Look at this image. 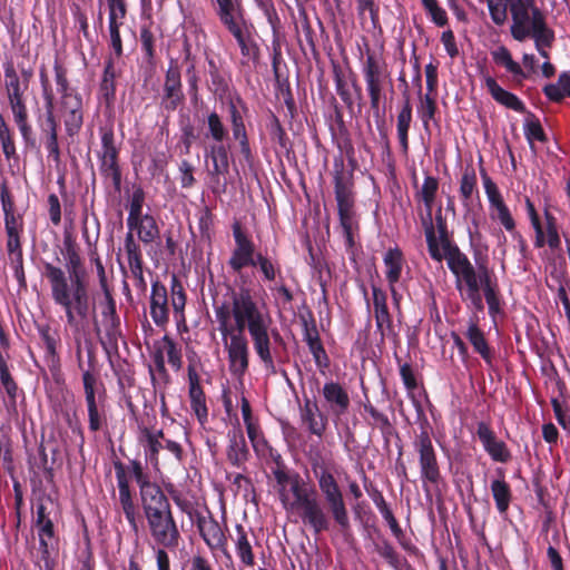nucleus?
Wrapping results in <instances>:
<instances>
[{"label":"nucleus","mask_w":570,"mask_h":570,"mask_svg":"<svg viewBox=\"0 0 570 570\" xmlns=\"http://www.w3.org/2000/svg\"><path fill=\"white\" fill-rule=\"evenodd\" d=\"M62 254L66 271L51 263H43V275L50 284L51 298L56 305L67 309L73 322V313L83 315L90 296V276L80 255L76 239L65 233Z\"/></svg>","instance_id":"nucleus-1"},{"label":"nucleus","mask_w":570,"mask_h":570,"mask_svg":"<svg viewBox=\"0 0 570 570\" xmlns=\"http://www.w3.org/2000/svg\"><path fill=\"white\" fill-rule=\"evenodd\" d=\"M129 471L139 489V504L151 540L158 547L175 551L181 534L168 497L157 482L151 481L141 461L129 460Z\"/></svg>","instance_id":"nucleus-2"},{"label":"nucleus","mask_w":570,"mask_h":570,"mask_svg":"<svg viewBox=\"0 0 570 570\" xmlns=\"http://www.w3.org/2000/svg\"><path fill=\"white\" fill-rule=\"evenodd\" d=\"M269 456L275 463L272 473L278 485L277 492L283 507L296 514L314 535H320L327 527V517L320 493L313 485L306 483L298 472L287 469L278 451L271 448Z\"/></svg>","instance_id":"nucleus-3"},{"label":"nucleus","mask_w":570,"mask_h":570,"mask_svg":"<svg viewBox=\"0 0 570 570\" xmlns=\"http://www.w3.org/2000/svg\"><path fill=\"white\" fill-rule=\"evenodd\" d=\"M218 332L224 335L228 331L245 334L272 324V317L264 304L259 305L252 289L240 287L230 292V303L214 305Z\"/></svg>","instance_id":"nucleus-4"},{"label":"nucleus","mask_w":570,"mask_h":570,"mask_svg":"<svg viewBox=\"0 0 570 570\" xmlns=\"http://www.w3.org/2000/svg\"><path fill=\"white\" fill-rule=\"evenodd\" d=\"M312 472L317 481L320 493L323 497L321 503L327 517V527L320 534L330 530L333 520L337 533L346 543L354 541L350 513L344 491L334 473L318 459L311 461Z\"/></svg>","instance_id":"nucleus-5"},{"label":"nucleus","mask_w":570,"mask_h":570,"mask_svg":"<svg viewBox=\"0 0 570 570\" xmlns=\"http://www.w3.org/2000/svg\"><path fill=\"white\" fill-rule=\"evenodd\" d=\"M232 232L235 247L230 253L227 264L233 273L240 274L246 267H258L264 281L274 282L277 275L281 274L279 265L274 263L268 256L256 252V245L252 235L239 220L233 223Z\"/></svg>","instance_id":"nucleus-6"},{"label":"nucleus","mask_w":570,"mask_h":570,"mask_svg":"<svg viewBox=\"0 0 570 570\" xmlns=\"http://www.w3.org/2000/svg\"><path fill=\"white\" fill-rule=\"evenodd\" d=\"M425 238L431 258L439 263L443 259L446 261V265L454 276V285L456 289H461V287L478 282L475 267L458 245L442 253L439 248L433 225L426 226Z\"/></svg>","instance_id":"nucleus-7"},{"label":"nucleus","mask_w":570,"mask_h":570,"mask_svg":"<svg viewBox=\"0 0 570 570\" xmlns=\"http://www.w3.org/2000/svg\"><path fill=\"white\" fill-rule=\"evenodd\" d=\"M362 75L370 97L371 109L375 116H379L381 102L385 98V88L386 86L392 87L393 83L385 60L367 45L365 58L362 60Z\"/></svg>","instance_id":"nucleus-8"},{"label":"nucleus","mask_w":570,"mask_h":570,"mask_svg":"<svg viewBox=\"0 0 570 570\" xmlns=\"http://www.w3.org/2000/svg\"><path fill=\"white\" fill-rule=\"evenodd\" d=\"M511 13V36L517 41H524L537 29L547 26L543 11L535 0H507Z\"/></svg>","instance_id":"nucleus-9"},{"label":"nucleus","mask_w":570,"mask_h":570,"mask_svg":"<svg viewBox=\"0 0 570 570\" xmlns=\"http://www.w3.org/2000/svg\"><path fill=\"white\" fill-rule=\"evenodd\" d=\"M335 199L337 203L338 220L343 230L346 252L354 255L356 248L355 236L358 234L360 225L354 210L355 198H351L348 184L346 185L342 178L337 180Z\"/></svg>","instance_id":"nucleus-10"},{"label":"nucleus","mask_w":570,"mask_h":570,"mask_svg":"<svg viewBox=\"0 0 570 570\" xmlns=\"http://www.w3.org/2000/svg\"><path fill=\"white\" fill-rule=\"evenodd\" d=\"M413 448L417 453L420 476L423 482L424 491L429 493L430 490L426 483L438 485L442 481V474L438 454L428 430L424 429L415 435Z\"/></svg>","instance_id":"nucleus-11"},{"label":"nucleus","mask_w":570,"mask_h":570,"mask_svg":"<svg viewBox=\"0 0 570 570\" xmlns=\"http://www.w3.org/2000/svg\"><path fill=\"white\" fill-rule=\"evenodd\" d=\"M114 468L116 473L117 487H118V500L120 509L131 529L132 532L138 534L139 532V512L134 500V494L130 488V479H132L129 471V464L125 465L120 460L114 461Z\"/></svg>","instance_id":"nucleus-12"},{"label":"nucleus","mask_w":570,"mask_h":570,"mask_svg":"<svg viewBox=\"0 0 570 570\" xmlns=\"http://www.w3.org/2000/svg\"><path fill=\"white\" fill-rule=\"evenodd\" d=\"M81 380L88 413V428L90 432L96 433L108 424L104 401L97 396L98 377L90 370H85Z\"/></svg>","instance_id":"nucleus-13"},{"label":"nucleus","mask_w":570,"mask_h":570,"mask_svg":"<svg viewBox=\"0 0 570 570\" xmlns=\"http://www.w3.org/2000/svg\"><path fill=\"white\" fill-rule=\"evenodd\" d=\"M228 120L233 139L238 144L239 153L245 163L252 164L254 155L250 148L249 137L245 125V116L248 107L240 97L230 100L227 105Z\"/></svg>","instance_id":"nucleus-14"},{"label":"nucleus","mask_w":570,"mask_h":570,"mask_svg":"<svg viewBox=\"0 0 570 570\" xmlns=\"http://www.w3.org/2000/svg\"><path fill=\"white\" fill-rule=\"evenodd\" d=\"M227 335L220 333L224 347L227 352L228 368L232 375L243 377L249 367V343L245 334L228 331Z\"/></svg>","instance_id":"nucleus-15"},{"label":"nucleus","mask_w":570,"mask_h":570,"mask_svg":"<svg viewBox=\"0 0 570 570\" xmlns=\"http://www.w3.org/2000/svg\"><path fill=\"white\" fill-rule=\"evenodd\" d=\"M101 291L104 299L99 302V307L105 338L109 346L117 347L118 340L122 336V333L116 299L110 287L101 288Z\"/></svg>","instance_id":"nucleus-16"},{"label":"nucleus","mask_w":570,"mask_h":570,"mask_svg":"<svg viewBox=\"0 0 570 570\" xmlns=\"http://www.w3.org/2000/svg\"><path fill=\"white\" fill-rule=\"evenodd\" d=\"M252 26L247 22L246 18L243 21L228 23L225 28L235 38L243 57V65L252 62L254 66L258 65L261 59V49L252 32Z\"/></svg>","instance_id":"nucleus-17"},{"label":"nucleus","mask_w":570,"mask_h":570,"mask_svg":"<svg viewBox=\"0 0 570 570\" xmlns=\"http://www.w3.org/2000/svg\"><path fill=\"white\" fill-rule=\"evenodd\" d=\"M196 525L199 535L209 548V550H219L227 559H230V554L227 550V537L225 535L220 524L214 518L210 511H208V515L197 513Z\"/></svg>","instance_id":"nucleus-18"},{"label":"nucleus","mask_w":570,"mask_h":570,"mask_svg":"<svg viewBox=\"0 0 570 570\" xmlns=\"http://www.w3.org/2000/svg\"><path fill=\"white\" fill-rule=\"evenodd\" d=\"M322 396L324 406L334 419L340 420L347 414L351 399L343 384L333 380L325 382L322 387Z\"/></svg>","instance_id":"nucleus-19"},{"label":"nucleus","mask_w":570,"mask_h":570,"mask_svg":"<svg viewBox=\"0 0 570 570\" xmlns=\"http://www.w3.org/2000/svg\"><path fill=\"white\" fill-rule=\"evenodd\" d=\"M38 126L40 129V141L48 153V158L59 164L61 153L58 141V121L53 108L46 107L45 115L38 117Z\"/></svg>","instance_id":"nucleus-20"},{"label":"nucleus","mask_w":570,"mask_h":570,"mask_svg":"<svg viewBox=\"0 0 570 570\" xmlns=\"http://www.w3.org/2000/svg\"><path fill=\"white\" fill-rule=\"evenodd\" d=\"M60 111L66 134L69 137L77 136L83 125V104L80 94L69 97H60Z\"/></svg>","instance_id":"nucleus-21"},{"label":"nucleus","mask_w":570,"mask_h":570,"mask_svg":"<svg viewBox=\"0 0 570 570\" xmlns=\"http://www.w3.org/2000/svg\"><path fill=\"white\" fill-rule=\"evenodd\" d=\"M0 202L4 215V229L7 233V242L21 239L23 232V219L16 214L13 197L10 193L7 181L0 184Z\"/></svg>","instance_id":"nucleus-22"},{"label":"nucleus","mask_w":570,"mask_h":570,"mask_svg":"<svg viewBox=\"0 0 570 570\" xmlns=\"http://www.w3.org/2000/svg\"><path fill=\"white\" fill-rule=\"evenodd\" d=\"M227 441L226 459L228 463L234 468L246 470L250 452L238 421L228 430Z\"/></svg>","instance_id":"nucleus-23"},{"label":"nucleus","mask_w":570,"mask_h":570,"mask_svg":"<svg viewBox=\"0 0 570 570\" xmlns=\"http://www.w3.org/2000/svg\"><path fill=\"white\" fill-rule=\"evenodd\" d=\"M207 156L210 158L213 167L209 170L210 178L217 187H213V193L220 194L225 193L227 183L220 181V176H225L229 173V146L224 142H214L209 146Z\"/></svg>","instance_id":"nucleus-24"},{"label":"nucleus","mask_w":570,"mask_h":570,"mask_svg":"<svg viewBox=\"0 0 570 570\" xmlns=\"http://www.w3.org/2000/svg\"><path fill=\"white\" fill-rule=\"evenodd\" d=\"M188 376V396L190 407L195 413L200 425H204L208 420V407L206 404V395L200 385V376L197 373L194 362H189L187 366Z\"/></svg>","instance_id":"nucleus-25"},{"label":"nucleus","mask_w":570,"mask_h":570,"mask_svg":"<svg viewBox=\"0 0 570 570\" xmlns=\"http://www.w3.org/2000/svg\"><path fill=\"white\" fill-rule=\"evenodd\" d=\"M185 100L181 85V75L177 66H169L165 75L164 94L161 97V107L164 110L175 111Z\"/></svg>","instance_id":"nucleus-26"},{"label":"nucleus","mask_w":570,"mask_h":570,"mask_svg":"<svg viewBox=\"0 0 570 570\" xmlns=\"http://www.w3.org/2000/svg\"><path fill=\"white\" fill-rule=\"evenodd\" d=\"M476 436L484 451L494 462L507 463L511 460V452L505 442L499 440L491 426L481 421L476 425Z\"/></svg>","instance_id":"nucleus-27"},{"label":"nucleus","mask_w":570,"mask_h":570,"mask_svg":"<svg viewBox=\"0 0 570 570\" xmlns=\"http://www.w3.org/2000/svg\"><path fill=\"white\" fill-rule=\"evenodd\" d=\"M299 417L306 430L318 438H322L327 429L328 417L320 410L318 403L308 397L299 406Z\"/></svg>","instance_id":"nucleus-28"},{"label":"nucleus","mask_w":570,"mask_h":570,"mask_svg":"<svg viewBox=\"0 0 570 570\" xmlns=\"http://www.w3.org/2000/svg\"><path fill=\"white\" fill-rule=\"evenodd\" d=\"M37 330L40 340L45 347V360L51 372H57L60 368V353L61 345L60 333L57 328H52L49 324H39Z\"/></svg>","instance_id":"nucleus-29"},{"label":"nucleus","mask_w":570,"mask_h":570,"mask_svg":"<svg viewBox=\"0 0 570 570\" xmlns=\"http://www.w3.org/2000/svg\"><path fill=\"white\" fill-rule=\"evenodd\" d=\"M150 316L158 327L165 328L169 323L168 292L159 281L151 283Z\"/></svg>","instance_id":"nucleus-30"},{"label":"nucleus","mask_w":570,"mask_h":570,"mask_svg":"<svg viewBox=\"0 0 570 570\" xmlns=\"http://www.w3.org/2000/svg\"><path fill=\"white\" fill-rule=\"evenodd\" d=\"M9 105L24 146L31 149L37 148V140L29 121V114L24 97L9 100Z\"/></svg>","instance_id":"nucleus-31"},{"label":"nucleus","mask_w":570,"mask_h":570,"mask_svg":"<svg viewBox=\"0 0 570 570\" xmlns=\"http://www.w3.org/2000/svg\"><path fill=\"white\" fill-rule=\"evenodd\" d=\"M357 167V161L355 158V154L352 156H342L336 155L333 159V184H334V194L336 195L337 180L344 179L345 184H348L351 190V198H355L354 191V170Z\"/></svg>","instance_id":"nucleus-32"},{"label":"nucleus","mask_w":570,"mask_h":570,"mask_svg":"<svg viewBox=\"0 0 570 570\" xmlns=\"http://www.w3.org/2000/svg\"><path fill=\"white\" fill-rule=\"evenodd\" d=\"M465 337L487 365L492 366L494 360V351L489 345L483 331L479 327L478 317L470 318Z\"/></svg>","instance_id":"nucleus-33"},{"label":"nucleus","mask_w":570,"mask_h":570,"mask_svg":"<svg viewBox=\"0 0 570 570\" xmlns=\"http://www.w3.org/2000/svg\"><path fill=\"white\" fill-rule=\"evenodd\" d=\"M140 443L144 448V454L147 462H149L154 469L158 470L159 466V452L164 449V431H153L149 428L141 429Z\"/></svg>","instance_id":"nucleus-34"},{"label":"nucleus","mask_w":570,"mask_h":570,"mask_svg":"<svg viewBox=\"0 0 570 570\" xmlns=\"http://www.w3.org/2000/svg\"><path fill=\"white\" fill-rule=\"evenodd\" d=\"M269 326L271 325H265L258 330L249 332L248 334L252 338L254 350L258 358L264 364L265 368L274 372L275 363L271 351L272 343L269 336Z\"/></svg>","instance_id":"nucleus-35"},{"label":"nucleus","mask_w":570,"mask_h":570,"mask_svg":"<svg viewBox=\"0 0 570 570\" xmlns=\"http://www.w3.org/2000/svg\"><path fill=\"white\" fill-rule=\"evenodd\" d=\"M0 384L6 392L3 405L7 413L11 416L18 414V397L23 395L17 381L11 374L10 366L0 370Z\"/></svg>","instance_id":"nucleus-36"},{"label":"nucleus","mask_w":570,"mask_h":570,"mask_svg":"<svg viewBox=\"0 0 570 570\" xmlns=\"http://www.w3.org/2000/svg\"><path fill=\"white\" fill-rule=\"evenodd\" d=\"M235 537H232L235 547V553L242 566L246 568H253L255 566V554L252 542L249 540V532L240 523L235 525Z\"/></svg>","instance_id":"nucleus-37"},{"label":"nucleus","mask_w":570,"mask_h":570,"mask_svg":"<svg viewBox=\"0 0 570 570\" xmlns=\"http://www.w3.org/2000/svg\"><path fill=\"white\" fill-rule=\"evenodd\" d=\"M485 87L498 104L517 112L525 114L528 111L523 101L517 95L503 89L494 78L488 77Z\"/></svg>","instance_id":"nucleus-38"},{"label":"nucleus","mask_w":570,"mask_h":570,"mask_svg":"<svg viewBox=\"0 0 570 570\" xmlns=\"http://www.w3.org/2000/svg\"><path fill=\"white\" fill-rule=\"evenodd\" d=\"M53 501L50 497L41 498L37 502L35 523L39 533H43L49 538H56V530L51 511Z\"/></svg>","instance_id":"nucleus-39"},{"label":"nucleus","mask_w":570,"mask_h":570,"mask_svg":"<svg viewBox=\"0 0 570 570\" xmlns=\"http://www.w3.org/2000/svg\"><path fill=\"white\" fill-rule=\"evenodd\" d=\"M216 14L220 23L225 27L228 23L243 21L246 18V11L243 0H215Z\"/></svg>","instance_id":"nucleus-40"},{"label":"nucleus","mask_w":570,"mask_h":570,"mask_svg":"<svg viewBox=\"0 0 570 570\" xmlns=\"http://www.w3.org/2000/svg\"><path fill=\"white\" fill-rule=\"evenodd\" d=\"M115 59L116 58L112 56H109L106 59L102 77L99 83V94L108 106L114 104L116 99V78L118 77V72L115 68Z\"/></svg>","instance_id":"nucleus-41"},{"label":"nucleus","mask_w":570,"mask_h":570,"mask_svg":"<svg viewBox=\"0 0 570 570\" xmlns=\"http://www.w3.org/2000/svg\"><path fill=\"white\" fill-rule=\"evenodd\" d=\"M6 247L10 259V265L13 269V275L19 284V289H27L21 239L7 242Z\"/></svg>","instance_id":"nucleus-42"},{"label":"nucleus","mask_w":570,"mask_h":570,"mask_svg":"<svg viewBox=\"0 0 570 570\" xmlns=\"http://www.w3.org/2000/svg\"><path fill=\"white\" fill-rule=\"evenodd\" d=\"M187 301V295L183 283L178 278L176 274H171L170 277V305L174 311V317L179 326L181 323L186 322L185 318V305Z\"/></svg>","instance_id":"nucleus-43"},{"label":"nucleus","mask_w":570,"mask_h":570,"mask_svg":"<svg viewBox=\"0 0 570 570\" xmlns=\"http://www.w3.org/2000/svg\"><path fill=\"white\" fill-rule=\"evenodd\" d=\"M498 473L501 475V479L493 480L490 488L497 510L500 514H505L512 501V490L504 480L503 471L499 469Z\"/></svg>","instance_id":"nucleus-44"},{"label":"nucleus","mask_w":570,"mask_h":570,"mask_svg":"<svg viewBox=\"0 0 570 570\" xmlns=\"http://www.w3.org/2000/svg\"><path fill=\"white\" fill-rule=\"evenodd\" d=\"M385 277L389 285L396 284L405 264L404 255L399 247L389 248L383 256Z\"/></svg>","instance_id":"nucleus-45"},{"label":"nucleus","mask_w":570,"mask_h":570,"mask_svg":"<svg viewBox=\"0 0 570 570\" xmlns=\"http://www.w3.org/2000/svg\"><path fill=\"white\" fill-rule=\"evenodd\" d=\"M91 309L95 311V303L92 302L91 297H88V307H87L86 313L83 315L73 313V322L69 321L68 312H67V309H63L65 311V315H66L67 325L71 328L72 334H73L75 350H76V357H77V361H78V367L80 370H82V372L85 370H83V365H82V342H81V336H80L81 331H82L81 321L88 318L89 313H90Z\"/></svg>","instance_id":"nucleus-46"},{"label":"nucleus","mask_w":570,"mask_h":570,"mask_svg":"<svg viewBox=\"0 0 570 570\" xmlns=\"http://www.w3.org/2000/svg\"><path fill=\"white\" fill-rule=\"evenodd\" d=\"M417 98H419V104L416 107V112L423 124L424 130L429 131L430 130V121H434L435 124L438 122L436 118H435V115L438 112V104H436L438 96L430 95V94H423L422 89L420 88V89H417Z\"/></svg>","instance_id":"nucleus-47"},{"label":"nucleus","mask_w":570,"mask_h":570,"mask_svg":"<svg viewBox=\"0 0 570 570\" xmlns=\"http://www.w3.org/2000/svg\"><path fill=\"white\" fill-rule=\"evenodd\" d=\"M4 70V87L8 97V101L11 99L23 98L28 86L20 80L14 65L12 61H8L3 65Z\"/></svg>","instance_id":"nucleus-48"},{"label":"nucleus","mask_w":570,"mask_h":570,"mask_svg":"<svg viewBox=\"0 0 570 570\" xmlns=\"http://www.w3.org/2000/svg\"><path fill=\"white\" fill-rule=\"evenodd\" d=\"M99 173L105 180L110 179L116 193L121 190L122 173L119 157H97Z\"/></svg>","instance_id":"nucleus-49"},{"label":"nucleus","mask_w":570,"mask_h":570,"mask_svg":"<svg viewBox=\"0 0 570 570\" xmlns=\"http://www.w3.org/2000/svg\"><path fill=\"white\" fill-rule=\"evenodd\" d=\"M439 189V180L438 178L426 175L424 177V181L422 185V188L420 190V197L422 202L424 203L425 209H426V217L423 218V225L430 226L433 225L432 223V208L433 204L436 197V193Z\"/></svg>","instance_id":"nucleus-50"},{"label":"nucleus","mask_w":570,"mask_h":570,"mask_svg":"<svg viewBox=\"0 0 570 570\" xmlns=\"http://www.w3.org/2000/svg\"><path fill=\"white\" fill-rule=\"evenodd\" d=\"M139 41L141 43V50L144 52V58L147 63L155 65L156 62V41L157 35L153 30V22L145 23L140 27L139 30Z\"/></svg>","instance_id":"nucleus-51"},{"label":"nucleus","mask_w":570,"mask_h":570,"mask_svg":"<svg viewBox=\"0 0 570 570\" xmlns=\"http://www.w3.org/2000/svg\"><path fill=\"white\" fill-rule=\"evenodd\" d=\"M100 148L96 151L97 157H119L120 146L116 142L112 125L99 128Z\"/></svg>","instance_id":"nucleus-52"},{"label":"nucleus","mask_w":570,"mask_h":570,"mask_svg":"<svg viewBox=\"0 0 570 570\" xmlns=\"http://www.w3.org/2000/svg\"><path fill=\"white\" fill-rule=\"evenodd\" d=\"M281 57L279 52H275L273 58V71L276 79L277 90L279 95L283 97L284 104L287 107L288 111L293 116L296 111L295 100L292 94L291 85L287 78H282L278 70V58Z\"/></svg>","instance_id":"nucleus-53"},{"label":"nucleus","mask_w":570,"mask_h":570,"mask_svg":"<svg viewBox=\"0 0 570 570\" xmlns=\"http://www.w3.org/2000/svg\"><path fill=\"white\" fill-rule=\"evenodd\" d=\"M151 357L154 366H149V375L153 386L156 389L159 382H161L164 385L169 384L170 375L166 368L164 350L160 346H156Z\"/></svg>","instance_id":"nucleus-54"},{"label":"nucleus","mask_w":570,"mask_h":570,"mask_svg":"<svg viewBox=\"0 0 570 570\" xmlns=\"http://www.w3.org/2000/svg\"><path fill=\"white\" fill-rule=\"evenodd\" d=\"M266 127L272 142L277 144L281 150L288 153L292 149L291 139L275 114L271 112Z\"/></svg>","instance_id":"nucleus-55"},{"label":"nucleus","mask_w":570,"mask_h":570,"mask_svg":"<svg viewBox=\"0 0 570 570\" xmlns=\"http://www.w3.org/2000/svg\"><path fill=\"white\" fill-rule=\"evenodd\" d=\"M523 130L531 149H534L533 142L535 140L540 142L548 141V136L546 135L539 118L531 111L525 112Z\"/></svg>","instance_id":"nucleus-56"},{"label":"nucleus","mask_w":570,"mask_h":570,"mask_svg":"<svg viewBox=\"0 0 570 570\" xmlns=\"http://www.w3.org/2000/svg\"><path fill=\"white\" fill-rule=\"evenodd\" d=\"M492 55L493 60L498 65H502L510 73L518 78L519 82L529 78V73H527L521 66L512 59L511 52L508 48L503 46L499 47Z\"/></svg>","instance_id":"nucleus-57"},{"label":"nucleus","mask_w":570,"mask_h":570,"mask_svg":"<svg viewBox=\"0 0 570 570\" xmlns=\"http://www.w3.org/2000/svg\"><path fill=\"white\" fill-rule=\"evenodd\" d=\"M529 38L533 39L534 47L539 55L548 60L550 58L548 49L553 46L556 40L554 30L547 24L531 32Z\"/></svg>","instance_id":"nucleus-58"},{"label":"nucleus","mask_w":570,"mask_h":570,"mask_svg":"<svg viewBox=\"0 0 570 570\" xmlns=\"http://www.w3.org/2000/svg\"><path fill=\"white\" fill-rule=\"evenodd\" d=\"M206 124V136L214 142H224L228 139V129L224 124L222 116L216 110H213L207 115Z\"/></svg>","instance_id":"nucleus-59"},{"label":"nucleus","mask_w":570,"mask_h":570,"mask_svg":"<svg viewBox=\"0 0 570 570\" xmlns=\"http://www.w3.org/2000/svg\"><path fill=\"white\" fill-rule=\"evenodd\" d=\"M474 193L479 195L476 174L472 166H466L460 180V196L464 206H469Z\"/></svg>","instance_id":"nucleus-60"},{"label":"nucleus","mask_w":570,"mask_h":570,"mask_svg":"<svg viewBox=\"0 0 570 570\" xmlns=\"http://www.w3.org/2000/svg\"><path fill=\"white\" fill-rule=\"evenodd\" d=\"M335 120L338 125V136L336 138V147L340 150L338 155L344 156H352V154H355V148L353 146L350 132L344 124L343 115L340 109L336 108L335 110Z\"/></svg>","instance_id":"nucleus-61"},{"label":"nucleus","mask_w":570,"mask_h":570,"mask_svg":"<svg viewBox=\"0 0 570 570\" xmlns=\"http://www.w3.org/2000/svg\"><path fill=\"white\" fill-rule=\"evenodd\" d=\"M206 61L208 65L207 72L210 77V82L213 86L212 91L215 95L222 96L228 90V81L220 71L218 62L213 57L206 56Z\"/></svg>","instance_id":"nucleus-62"},{"label":"nucleus","mask_w":570,"mask_h":570,"mask_svg":"<svg viewBox=\"0 0 570 570\" xmlns=\"http://www.w3.org/2000/svg\"><path fill=\"white\" fill-rule=\"evenodd\" d=\"M363 407L374 421L371 425L379 428L383 436H390L393 432V425L389 416L379 411L368 400L364 402Z\"/></svg>","instance_id":"nucleus-63"},{"label":"nucleus","mask_w":570,"mask_h":570,"mask_svg":"<svg viewBox=\"0 0 570 570\" xmlns=\"http://www.w3.org/2000/svg\"><path fill=\"white\" fill-rule=\"evenodd\" d=\"M138 238L145 245L150 244L159 238L160 229L154 216L144 215V219L137 232Z\"/></svg>","instance_id":"nucleus-64"}]
</instances>
